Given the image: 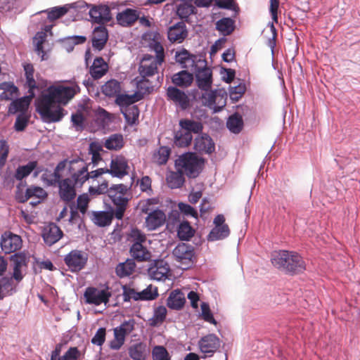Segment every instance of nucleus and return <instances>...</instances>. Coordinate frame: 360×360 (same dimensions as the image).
<instances>
[{"mask_svg": "<svg viewBox=\"0 0 360 360\" xmlns=\"http://www.w3.org/2000/svg\"><path fill=\"white\" fill-rule=\"evenodd\" d=\"M68 6L65 5L63 6L53 7L51 9L46 10L45 12L47 13V18L49 21L52 22L65 15L68 13Z\"/></svg>", "mask_w": 360, "mask_h": 360, "instance_id": "52", "label": "nucleus"}, {"mask_svg": "<svg viewBox=\"0 0 360 360\" xmlns=\"http://www.w3.org/2000/svg\"><path fill=\"white\" fill-rule=\"evenodd\" d=\"M37 166V161H30L26 165L19 166L15 170L14 177L17 180L21 181L28 176Z\"/></svg>", "mask_w": 360, "mask_h": 360, "instance_id": "43", "label": "nucleus"}, {"mask_svg": "<svg viewBox=\"0 0 360 360\" xmlns=\"http://www.w3.org/2000/svg\"><path fill=\"white\" fill-rule=\"evenodd\" d=\"M129 169L128 160L122 155H117L111 160L108 174L122 179L129 174Z\"/></svg>", "mask_w": 360, "mask_h": 360, "instance_id": "14", "label": "nucleus"}, {"mask_svg": "<svg viewBox=\"0 0 360 360\" xmlns=\"http://www.w3.org/2000/svg\"><path fill=\"white\" fill-rule=\"evenodd\" d=\"M63 235L61 229L55 224L51 223L44 229L43 238L47 245H52L58 242Z\"/></svg>", "mask_w": 360, "mask_h": 360, "instance_id": "22", "label": "nucleus"}, {"mask_svg": "<svg viewBox=\"0 0 360 360\" xmlns=\"http://www.w3.org/2000/svg\"><path fill=\"white\" fill-rule=\"evenodd\" d=\"M220 345L219 338L214 334L205 335L198 342L199 349L205 356H212L220 347Z\"/></svg>", "mask_w": 360, "mask_h": 360, "instance_id": "13", "label": "nucleus"}, {"mask_svg": "<svg viewBox=\"0 0 360 360\" xmlns=\"http://www.w3.org/2000/svg\"><path fill=\"white\" fill-rule=\"evenodd\" d=\"M68 164V159H65L58 163L54 171L49 175V178L47 179V183L50 186H56L60 184L64 178H62L60 172L65 168H67Z\"/></svg>", "mask_w": 360, "mask_h": 360, "instance_id": "36", "label": "nucleus"}, {"mask_svg": "<svg viewBox=\"0 0 360 360\" xmlns=\"http://www.w3.org/2000/svg\"><path fill=\"white\" fill-rule=\"evenodd\" d=\"M76 94L74 87L59 86L49 87L48 94H41L36 101V109L46 123L57 122L64 116L63 108L57 103L65 105Z\"/></svg>", "mask_w": 360, "mask_h": 360, "instance_id": "1", "label": "nucleus"}, {"mask_svg": "<svg viewBox=\"0 0 360 360\" xmlns=\"http://www.w3.org/2000/svg\"><path fill=\"white\" fill-rule=\"evenodd\" d=\"M101 90L106 96L117 97L121 92L120 82L116 79H110L102 86Z\"/></svg>", "mask_w": 360, "mask_h": 360, "instance_id": "39", "label": "nucleus"}, {"mask_svg": "<svg viewBox=\"0 0 360 360\" xmlns=\"http://www.w3.org/2000/svg\"><path fill=\"white\" fill-rule=\"evenodd\" d=\"M166 96L168 101H172L183 110H186L190 106L188 96L176 86H169L167 89Z\"/></svg>", "mask_w": 360, "mask_h": 360, "instance_id": "12", "label": "nucleus"}, {"mask_svg": "<svg viewBox=\"0 0 360 360\" xmlns=\"http://www.w3.org/2000/svg\"><path fill=\"white\" fill-rule=\"evenodd\" d=\"M192 139V134L186 132L184 129L181 128L174 136V144L181 148L186 147L191 143Z\"/></svg>", "mask_w": 360, "mask_h": 360, "instance_id": "46", "label": "nucleus"}, {"mask_svg": "<svg viewBox=\"0 0 360 360\" xmlns=\"http://www.w3.org/2000/svg\"><path fill=\"white\" fill-rule=\"evenodd\" d=\"M11 262L13 270L11 278H13L18 283L24 277L22 271L27 267V257L24 254H15L11 257Z\"/></svg>", "mask_w": 360, "mask_h": 360, "instance_id": "18", "label": "nucleus"}, {"mask_svg": "<svg viewBox=\"0 0 360 360\" xmlns=\"http://www.w3.org/2000/svg\"><path fill=\"white\" fill-rule=\"evenodd\" d=\"M166 217L161 210H155L150 213L146 219V226L149 230H155L165 223Z\"/></svg>", "mask_w": 360, "mask_h": 360, "instance_id": "24", "label": "nucleus"}, {"mask_svg": "<svg viewBox=\"0 0 360 360\" xmlns=\"http://www.w3.org/2000/svg\"><path fill=\"white\" fill-rule=\"evenodd\" d=\"M9 153V146L5 140H0V168H2L6 162Z\"/></svg>", "mask_w": 360, "mask_h": 360, "instance_id": "63", "label": "nucleus"}, {"mask_svg": "<svg viewBox=\"0 0 360 360\" xmlns=\"http://www.w3.org/2000/svg\"><path fill=\"white\" fill-rule=\"evenodd\" d=\"M151 184V179L148 176H144L140 180L137 181V184H139L141 191L148 195H151L153 193Z\"/></svg>", "mask_w": 360, "mask_h": 360, "instance_id": "61", "label": "nucleus"}, {"mask_svg": "<svg viewBox=\"0 0 360 360\" xmlns=\"http://www.w3.org/2000/svg\"><path fill=\"white\" fill-rule=\"evenodd\" d=\"M84 159L77 158L72 160H68V178L72 180L79 188L89 180V166Z\"/></svg>", "mask_w": 360, "mask_h": 360, "instance_id": "5", "label": "nucleus"}, {"mask_svg": "<svg viewBox=\"0 0 360 360\" xmlns=\"http://www.w3.org/2000/svg\"><path fill=\"white\" fill-rule=\"evenodd\" d=\"M33 98L29 95L13 101L8 107V113L15 114L18 112H23L26 111Z\"/></svg>", "mask_w": 360, "mask_h": 360, "instance_id": "31", "label": "nucleus"}, {"mask_svg": "<svg viewBox=\"0 0 360 360\" xmlns=\"http://www.w3.org/2000/svg\"><path fill=\"white\" fill-rule=\"evenodd\" d=\"M46 39V34L44 32H37L34 38V42L35 43V51L38 55L41 56V60H44L45 51H44L43 44Z\"/></svg>", "mask_w": 360, "mask_h": 360, "instance_id": "53", "label": "nucleus"}, {"mask_svg": "<svg viewBox=\"0 0 360 360\" xmlns=\"http://www.w3.org/2000/svg\"><path fill=\"white\" fill-rule=\"evenodd\" d=\"M201 310H202V318L205 321L211 323L214 325L217 324V321L214 319V318L210 311V306L207 303L202 302L201 304Z\"/></svg>", "mask_w": 360, "mask_h": 360, "instance_id": "64", "label": "nucleus"}, {"mask_svg": "<svg viewBox=\"0 0 360 360\" xmlns=\"http://www.w3.org/2000/svg\"><path fill=\"white\" fill-rule=\"evenodd\" d=\"M230 233L228 225L214 227L208 235V240L214 241L226 238Z\"/></svg>", "mask_w": 360, "mask_h": 360, "instance_id": "47", "label": "nucleus"}, {"mask_svg": "<svg viewBox=\"0 0 360 360\" xmlns=\"http://www.w3.org/2000/svg\"><path fill=\"white\" fill-rule=\"evenodd\" d=\"M92 20L98 24H104L111 20L110 10L108 6H94L89 11Z\"/></svg>", "mask_w": 360, "mask_h": 360, "instance_id": "20", "label": "nucleus"}, {"mask_svg": "<svg viewBox=\"0 0 360 360\" xmlns=\"http://www.w3.org/2000/svg\"><path fill=\"white\" fill-rule=\"evenodd\" d=\"M15 285L12 278L4 276L0 278V300L6 296L11 295L15 290Z\"/></svg>", "mask_w": 360, "mask_h": 360, "instance_id": "45", "label": "nucleus"}, {"mask_svg": "<svg viewBox=\"0 0 360 360\" xmlns=\"http://www.w3.org/2000/svg\"><path fill=\"white\" fill-rule=\"evenodd\" d=\"M188 37V30L184 22L181 21L169 27L168 40L172 43H182Z\"/></svg>", "mask_w": 360, "mask_h": 360, "instance_id": "17", "label": "nucleus"}, {"mask_svg": "<svg viewBox=\"0 0 360 360\" xmlns=\"http://www.w3.org/2000/svg\"><path fill=\"white\" fill-rule=\"evenodd\" d=\"M122 112L129 125L136 124L139 117V110L137 105L126 106L122 108Z\"/></svg>", "mask_w": 360, "mask_h": 360, "instance_id": "44", "label": "nucleus"}, {"mask_svg": "<svg viewBox=\"0 0 360 360\" xmlns=\"http://www.w3.org/2000/svg\"><path fill=\"white\" fill-rule=\"evenodd\" d=\"M141 98V96L136 94L129 96L127 94H120V93L116 97L115 102L118 105L124 108L126 106H132L133 103L139 101Z\"/></svg>", "mask_w": 360, "mask_h": 360, "instance_id": "49", "label": "nucleus"}, {"mask_svg": "<svg viewBox=\"0 0 360 360\" xmlns=\"http://www.w3.org/2000/svg\"><path fill=\"white\" fill-rule=\"evenodd\" d=\"M172 82L176 86L187 88L193 83V75L186 70H181L172 76Z\"/></svg>", "mask_w": 360, "mask_h": 360, "instance_id": "28", "label": "nucleus"}, {"mask_svg": "<svg viewBox=\"0 0 360 360\" xmlns=\"http://www.w3.org/2000/svg\"><path fill=\"white\" fill-rule=\"evenodd\" d=\"M150 48L155 53V56H154V58L161 63H164L165 55L162 44L158 41L153 39L150 43Z\"/></svg>", "mask_w": 360, "mask_h": 360, "instance_id": "54", "label": "nucleus"}, {"mask_svg": "<svg viewBox=\"0 0 360 360\" xmlns=\"http://www.w3.org/2000/svg\"><path fill=\"white\" fill-rule=\"evenodd\" d=\"M167 309L164 306H159L155 309L153 317L149 320L150 325L156 326L165 321L167 316Z\"/></svg>", "mask_w": 360, "mask_h": 360, "instance_id": "51", "label": "nucleus"}, {"mask_svg": "<svg viewBox=\"0 0 360 360\" xmlns=\"http://www.w3.org/2000/svg\"><path fill=\"white\" fill-rule=\"evenodd\" d=\"M1 247L2 250L9 254L19 250L22 246L21 238L11 232H6L1 236Z\"/></svg>", "mask_w": 360, "mask_h": 360, "instance_id": "16", "label": "nucleus"}, {"mask_svg": "<svg viewBox=\"0 0 360 360\" xmlns=\"http://www.w3.org/2000/svg\"><path fill=\"white\" fill-rule=\"evenodd\" d=\"M127 191V186L122 184L112 185L110 188L108 197L115 207L112 212L117 219H122L128 207L129 198Z\"/></svg>", "mask_w": 360, "mask_h": 360, "instance_id": "4", "label": "nucleus"}, {"mask_svg": "<svg viewBox=\"0 0 360 360\" xmlns=\"http://www.w3.org/2000/svg\"><path fill=\"white\" fill-rule=\"evenodd\" d=\"M139 19L137 11L131 8H127L117 15V22L124 27L132 25Z\"/></svg>", "mask_w": 360, "mask_h": 360, "instance_id": "25", "label": "nucleus"}, {"mask_svg": "<svg viewBox=\"0 0 360 360\" xmlns=\"http://www.w3.org/2000/svg\"><path fill=\"white\" fill-rule=\"evenodd\" d=\"M114 217L112 211L93 212L91 220L97 226L103 227L110 225Z\"/></svg>", "mask_w": 360, "mask_h": 360, "instance_id": "29", "label": "nucleus"}, {"mask_svg": "<svg viewBox=\"0 0 360 360\" xmlns=\"http://www.w3.org/2000/svg\"><path fill=\"white\" fill-rule=\"evenodd\" d=\"M133 258L138 262H146L150 259L151 253L143 244L133 243L130 248Z\"/></svg>", "mask_w": 360, "mask_h": 360, "instance_id": "26", "label": "nucleus"}, {"mask_svg": "<svg viewBox=\"0 0 360 360\" xmlns=\"http://www.w3.org/2000/svg\"><path fill=\"white\" fill-rule=\"evenodd\" d=\"M184 174L179 167L176 172H170L166 177L168 186L171 188H181L185 182Z\"/></svg>", "mask_w": 360, "mask_h": 360, "instance_id": "34", "label": "nucleus"}, {"mask_svg": "<svg viewBox=\"0 0 360 360\" xmlns=\"http://www.w3.org/2000/svg\"><path fill=\"white\" fill-rule=\"evenodd\" d=\"M196 57L195 55L191 54L186 49H182L175 53V60L179 63L182 68H187L193 66L195 63Z\"/></svg>", "mask_w": 360, "mask_h": 360, "instance_id": "32", "label": "nucleus"}, {"mask_svg": "<svg viewBox=\"0 0 360 360\" xmlns=\"http://www.w3.org/2000/svg\"><path fill=\"white\" fill-rule=\"evenodd\" d=\"M195 231L188 221H184L179 226L177 235L182 240H188L194 235Z\"/></svg>", "mask_w": 360, "mask_h": 360, "instance_id": "50", "label": "nucleus"}, {"mask_svg": "<svg viewBox=\"0 0 360 360\" xmlns=\"http://www.w3.org/2000/svg\"><path fill=\"white\" fill-rule=\"evenodd\" d=\"M108 70V65L105 62L103 58L98 57L94 60L93 65L90 68V74L94 79L101 78Z\"/></svg>", "mask_w": 360, "mask_h": 360, "instance_id": "30", "label": "nucleus"}, {"mask_svg": "<svg viewBox=\"0 0 360 360\" xmlns=\"http://www.w3.org/2000/svg\"><path fill=\"white\" fill-rule=\"evenodd\" d=\"M162 63L155 60L154 56L145 54L140 63L139 72L143 78L153 76L158 72V66Z\"/></svg>", "mask_w": 360, "mask_h": 360, "instance_id": "11", "label": "nucleus"}, {"mask_svg": "<svg viewBox=\"0 0 360 360\" xmlns=\"http://www.w3.org/2000/svg\"><path fill=\"white\" fill-rule=\"evenodd\" d=\"M171 150L167 146H161L153 155V162L159 165L167 163L170 155Z\"/></svg>", "mask_w": 360, "mask_h": 360, "instance_id": "48", "label": "nucleus"}, {"mask_svg": "<svg viewBox=\"0 0 360 360\" xmlns=\"http://www.w3.org/2000/svg\"><path fill=\"white\" fill-rule=\"evenodd\" d=\"M271 263L286 274L295 275L306 269V263L302 256L295 251L281 250L271 255Z\"/></svg>", "mask_w": 360, "mask_h": 360, "instance_id": "2", "label": "nucleus"}, {"mask_svg": "<svg viewBox=\"0 0 360 360\" xmlns=\"http://www.w3.org/2000/svg\"><path fill=\"white\" fill-rule=\"evenodd\" d=\"M136 264L133 259H127L126 262L120 263L115 268V272L120 278H124L133 274Z\"/></svg>", "mask_w": 360, "mask_h": 360, "instance_id": "40", "label": "nucleus"}, {"mask_svg": "<svg viewBox=\"0 0 360 360\" xmlns=\"http://www.w3.org/2000/svg\"><path fill=\"white\" fill-rule=\"evenodd\" d=\"M204 163V159L195 153H186L176 160L175 165L188 178H196L201 172Z\"/></svg>", "mask_w": 360, "mask_h": 360, "instance_id": "3", "label": "nucleus"}, {"mask_svg": "<svg viewBox=\"0 0 360 360\" xmlns=\"http://www.w3.org/2000/svg\"><path fill=\"white\" fill-rule=\"evenodd\" d=\"M196 82L198 88L202 91H207L212 84V71L210 68L203 67L196 70Z\"/></svg>", "mask_w": 360, "mask_h": 360, "instance_id": "19", "label": "nucleus"}, {"mask_svg": "<svg viewBox=\"0 0 360 360\" xmlns=\"http://www.w3.org/2000/svg\"><path fill=\"white\" fill-rule=\"evenodd\" d=\"M108 39V30L105 27H98L94 29L92 36V46L101 51L105 46Z\"/></svg>", "mask_w": 360, "mask_h": 360, "instance_id": "23", "label": "nucleus"}, {"mask_svg": "<svg viewBox=\"0 0 360 360\" xmlns=\"http://www.w3.org/2000/svg\"><path fill=\"white\" fill-rule=\"evenodd\" d=\"M129 238L133 243H138L143 244L146 241V235L138 229H131L129 234Z\"/></svg>", "mask_w": 360, "mask_h": 360, "instance_id": "62", "label": "nucleus"}, {"mask_svg": "<svg viewBox=\"0 0 360 360\" xmlns=\"http://www.w3.org/2000/svg\"><path fill=\"white\" fill-rule=\"evenodd\" d=\"M216 30L226 37L231 34L235 30V21L231 18H222L215 23Z\"/></svg>", "mask_w": 360, "mask_h": 360, "instance_id": "33", "label": "nucleus"}, {"mask_svg": "<svg viewBox=\"0 0 360 360\" xmlns=\"http://www.w3.org/2000/svg\"><path fill=\"white\" fill-rule=\"evenodd\" d=\"M139 294L140 295V300H153L158 296L157 287H154L152 285L139 292Z\"/></svg>", "mask_w": 360, "mask_h": 360, "instance_id": "56", "label": "nucleus"}, {"mask_svg": "<svg viewBox=\"0 0 360 360\" xmlns=\"http://www.w3.org/2000/svg\"><path fill=\"white\" fill-rule=\"evenodd\" d=\"M227 128L234 134H239L243 127L242 116L238 113L231 115L226 122Z\"/></svg>", "mask_w": 360, "mask_h": 360, "instance_id": "41", "label": "nucleus"}, {"mask_svg": "<svg viewBox=\"0 0 360 360\" xmlns=\"http://www.w3.org/2000/svg\"><path fill=\"white\" fill-rule=\"evenodd\" d=\"M153 89V86L151 82L146 77H142L141 79L137 82V89L141 94H149Z\"/></svg>", "mask_w": 360, "mask_h": 360, "instance_id": "60", "label": "nucleus"}, {"mask_svg": "<svg viewBox=\"0 0 360 360\" xmlns=\"http://www.w3.org/2000/svg\"><path fill=\"white\" fill-rule=\"evenodd\" d=\"M87 260V254L78 250L70 251L64 258L65 264L72 272L82 270L85 266Z\"/></svg>", "mask_w": 360, "mask_h": 360, "instance_id": "9", "label": "nucleus"}, {"mask_svg": "<svg viewBox=\"0 0 360 360\" xmlns=\"http://www.w3.org/2000/svg\"><path fill=\"white\" fill-rule=\"evenodd\" d=\"M146 347L145 343H135L129 347V355L134 360H145L147 356Z\"/></svg>", "mask_w": 360, "mask_h": 360, "instance_id": "35", "label": "nucleus"}, {"mask_svg": "<svg viewBox=\"0 0 360 360\" xmlns=\"http://www.w3.org/2000/svg\"><path fill=\"white\" fill-rule=\"evenodd\" d=\"M0 89L3 92L0 94L1 100L9 101L16 97L18 94V89L12 82H3L0 84Z\"/></svg>", "mask_w": 360, "mask_h": 360, "instance_id": "37", "label": "nucleus"}, {"mask_svg": "<svg viewBox=\"0 0 360 360\" xmlns=\"http://www.w3.org/2000/svg\"><path fill=\"white\" fill-rule=\"evenodd\" d=\"M179 126L190 134H192V133H200L203 129V125L200 122L189 119L181 120L179 121Z\"/></svg>", "mask_w": 360, "mask_h": 360, "instance_id": "38", "label": "nucleus"}, {"mask_svg": "<svg viewBox=\"0 0 360 360\" xmlns=\"http://www.w3.org/2000/svg\"><path fill=\"white\" fill-rule=\"evenodd\" d=\"M134 329L133 321H125L120 326L114 328V339L110 342L112 349L118 350L124 345L126 336Z\"/></svg>", "mask_w": 360, "mask_h": 360, "instance_id": "8", "label": "nucleus"}, {"mask_svg": "<svg viewBox=\"0 0 360 360\" xmlns=\"http://www.w3.org/2000/svg\"><path fill=\"white\" fill-rule=\"evenodd\" d=\"M111 296L112 293L108 288L99 290L94 287H89L86 289L84 294L86 303L96 306L103 303L107 304Z\"/></svg>", "mask_w": 360, "mask_h": 360, "instance_id": "7", "label": "nucleus"}, {"mask_svg": "<svg viewBox=\"0 0 360 360\" xmlns=\"http://www.w3.org/2000/svg\"><path fill=\"white\" fill-rule=\"evenodd\" d=\"M58 187L60 199L66 203L75 200L77 196V188H80L68 177L62 179Z\"/></svg>", "mask_w": 360, "mask_h": 360, "instance_id": "10", "label": "nucleus"}, {"mask_svg": "<svg viewBox=\"0 0 360 360\" xmlns=\"http://www.w3.org/2000/svg\"><path fill=\"white\" fill-rule=\"evenodd\" d=\"M153 360H170L171 356L163 346H155L152 352Z\"/></svg>", "mask_w": 360, "mask_h": 360, "instance_id": "57", "label": "nucleus"}, {"mask_svg": "<svg viewBox=\"0 0 360 360\" xmlns=\"http://www.w3.org/2000/svg\"><path fill=\"white\" fill-rule=\"evenodd\" d=\"M194 149L200 153L211 154L214 151L215 145L207 134H202L195 138Z\"/></svg>", "mask_w": 360, "mask_h": 360, "instance_id": "21", "label": "nucleus"}, {"mask_svg": "<svg viewBox=\"0 0 360 360\" xmlns=\"http://www.w3.org/2000/svg\"><path fill=\"white\" fill-rule=\"evenodd\" d=\"M149 276L154 280L165 281L170 273V267L167 262L164 259L155 260L149 267Z\"/></svg>", "mask_w": 360, "mask_h": 360, "instance_id": "15", "label": "nucleus"}, {"mask_svg": "<svg viewBox=\"0 0 360 360\" xmlns=\"http://www.w3.org/2000/svg\"><path fill=\"white\" fill-rule=\"evenodd\" d=\"M124 142L122 134H112L105 141L104 146L108 150H118L124 146Z\"/></svg>", "mask_w": 360, "mask_h": 360, "instance_id": "42", "label": "nucleus"}, {"mask_svg": "<svg viewBox=\"0 0 360 360\" xmlns=\"http://www.w3.org/2000/svg\"><path fill=\"white\" fill-rule=\"evenodd\" d=\"M122 295L124 302H129L131 300H134L135 301L140 300V295L134 288H131L127 285H124L122 287Z\"/></svg>", "mask_w": 360, "mask_h": 360, "instance_id": "58", "label": "nucleus"}, {"mask_svg": "<svg viewBox=\"0 0 360 360\" xmlns=\"http://www.w3.org/2000/svg\"><path fill=\"white\" fill-rule=\"evenodd\" d=\"M195 7L191 4L183 3L178 6L176 13L180 18L184 19L195 13Z\"/></svg>", "mask_w": 360, "mask_h": 360, "instance_id": "55", "label": "nucleus"}, {"mask_svg": "<svg viewBox=\"0 0 360 360\" xmlns=\"http://www.w3.org/2000/svg\"><path fill=\"white\" fill-rule=\"evenodd\" d=\"M172 255L182 269L190 268L194 263L195 252L191 245L184 243L178 244L173 250Z\"/></svg>", "mask_w": 360, "mask_h": 360, "instance_id": "6", "label": "nucleus"}, {"mask_svg": "<svg viewBox=\"0 0 360 360\" xmlns=\"http://www.w3.org/2000/svg\"><path fill=\"white\" fill-rule=\"evenodd\" d=\"M27 190L28 197H30V198L35 197V198H38L39 200H42L47 197V193L46 192V191L44 188H42L41 187L30 186V187L27 188Z\"/></svg>", "mask_w": 360, "mask_h": 360, "instance_id": "59", "label": "nucleus"}, {"mask_svg": "<svg viewBox=\"0 0 360 360\" xmlns=\"http://www.w3.org/2000/svg\"><path fill=\"white\" fill-rule=\"evenodd\" d=\"M186 302L184 294L179 290L172 291L167 300V305L172 309H181Z\"/></svg>", "mask_w": 360, "mask_h": 360, "instance_id": "27", "label": "nucleus"}]
</instances>
